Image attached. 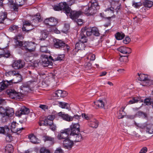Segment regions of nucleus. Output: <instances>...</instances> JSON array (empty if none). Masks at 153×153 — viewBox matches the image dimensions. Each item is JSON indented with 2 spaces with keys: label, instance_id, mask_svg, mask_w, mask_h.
Returning a JSON list of instances; mask_svg holds the SVG:
<instances>
[{
  "label": "nucleus",
  "instance_id": "nucleus-20",
  "mask_svg": "<svg viewBox=\"0 0 153 153\" xmlns=\"http://www.w3.org/2000/svg\"><path fill=\"white\" fill-rule=\"evenodd\" d=\"M117 50L123 54H129L131 53V50L130 48L123 46L118 48Z\"/></svg>",
  "mask_w": 153,
  "mask_h": 153
},
{
  "label": "nucleus",
  "instance_id": "nucleus-59",
  "mask_svg": "<svg viewBox=\"0 0 153 153\" xmlns=\"http://www.w3.org/2000/svg\"><path fill=\"white\" fill-rule=\"evenodd\" d=\"M47 118L50 120L51 121H53V120L55 118L54 115H52V114L49 115L47 116Z\"/></svg>",
  "mask_w": 153,
  "mask_h": 153
},
{
  "label": "nucleus",
  "instance_id": "nucleus-11",
  "mask_svg": "<svg viewBox=\"0 0 153 153\" xmlns=\"http://www.w3.org/2000/svg\"><path fill=\"white\" fill-rule=\"evenodd\" d=\"M29 108L25 106H22L20 109L18 110L16 112V116L20 117L22 114H28L30 112Z\"/></svg>",
  "mask_w": 153,
  "mask_h": 153
},
{
  "label": "nucleus",
  "instance_id": "nucleus-46",
  "mask_svg": "<svg viewBox=\"0 0 153 153\" xmlns=\"http://www.w3.org/2000/svg\"><path fill=\"white\" fill-rule=\"evenodd\" d=\"M151 99L150 98H147L145 99L144 103L146 105H149L151 104Z\"/></svg>",
  "mask_w": 153,
  "mask_h": 153
},
{
  "label": "nucleus",
  "instance_id": "nucleus-4",
  "mask_svg": "<svg viewBox=\"0 0 153 153\" xmlns=\"http://www.w3.org/2000/svg\"><path fill=\"white\" fill-rule=\"evenodd\" d=\"M22 80L21 76L19 73L16 76V78L9 81L5 80L0 83V86H8L13 85V83H17L21 81Z\"/></svg>",
  "mask_w": 153,
  "mask_h": 153
},
{
  "label": "nucleus",
  "instance_id": "nucleus-47",
  "mask_svg": "<svg viewBox=\"0 0 153 153\" xmlns=\"http://www.w3.org/2000/svg\"><path fill=\"white\" fill-rule=\"evenodd\" d=\"M49 126H50V128L52 131H55L56 130V124L53 123V122L52 124L50 125Z\"/></svg>",
  "mask_w": 153,
  "mask_h": 153
},
{
  "label": "nucleus",
  "instance_id": "nucleus-37",
  "mask_svg": "<svg viewBox=\"0 0 153 153\" xmlns=\"http://www.w3.org/2000/svg\"><path fill=\"white\" fill-rule=\"evenodd\" d=\"M85 34H80V38L79 42L82 43L83 44L84 43L86 42L87 41V39L86 37L85 36Z\"/></svg>",
  "mask_w": 153,
  "mask_h": 153
},
{
  "label": "nucleus",
  "instance_id": "nucleus-1",
  "mask_svg": "<svg viewBox=\"0 0 153 153\" xmlns=\"http://www.w3.org/2000/svg\"><path fill=\"white\" fill-rule=\"evenodd\" d=\"M79 125L78 123H72L71 125V131L70 134V136L73 137L75 139V142H80L82 141L83 138L80 133H79L80 131Z\"/></svg>",
  "mask_w": 153,
  "mask_h": 153
},
{
  "label": "nucleus",
  "instance_id": "nucleus-26",
  "mask_svg": "<svg viewBox=\"0 0 153 153\" xmlns=\"http://www.w3.org/2000/svg\"><path fill=\"white\" fill-rule=\"evenodd\" d=\"M28 138L30 140V141L34 144H37L39 143V140L33 134L29 135L28 136Z\"/></svg>",
  "mask_w": 153,
  "mask_h": 153
},
{
  "label": "nucleus",
  "instance_id": "nucleus-56",
  "mask_svg": "<svg viewBox=\"0 0 153 153\" xmlns=\"http://www.w3.org/2000/svg\"><path fill=\"white\" fill-rule=\"evenodd\" d=\"M146 131L149 133L152 134L153 132V128L151 127L149 128L148 126H147L146 128Z\"/></svg>",
  "mask_w": 153,
  "mask_h": 153
},
{
  "label": "nucleus",
  "instance_id": "nucleus-24",
  "mask_svg": "<svg viewBox=\"0 0 153 153\" xmlns=\"http://www.w3.org/2000/svg\"><path fill=\"white\" fill-rule=\"evenodd\" d=\"M22 92H24L25 94L30 92L33 90V87H20Z\"/></svg>",
  "mask_w": 153,
  "mask_h": 153
},
{
  "label": "nucleus",
  "instance_id": "nucleus-23",
  "mask_svg": "<svg viewBox=\"0 0 153 153\" xmlns=\"http://www.w3.org/2000/svg\"><path fill=\"white\" fill-rule=\"evenodd\" d=\"M125 108L123 106L118 112V118L121 119L123 118L124 116H126V113L124 111Z\"/></svg>",
  "mask_w": 153,
  "mask_h": 153
},
{
  "label": "nucleus",
  "instance_id": "nucleus-35",
  "mask_svg": "<svg viewBox=\"0 0 153 153\" xmlns=\"http://www.w3.org/2000/svg\"><path fill=\"white\" fill-rule=\"evenodd\" d=\"M140 100V98L138 97H133L131 100H130L128 102L129 104H132L137 103Z\"/></svg>",
  "mask_w": 153,
  "mask_h": 153
},
{
  "label": "nucleus",
  "instance_id": "nucleus-41",
  "mask_svg": "<svg viewBox=\"0 0 153 153\" xmlns=\"http://www.w3.org/2000/svg\"><path fill=\"white\" fill-rule=\"evenodd\" d=\"M153 4V2L151 1H146L144 3V5L145 6L148 7H151Z\"/></svg>",
  "mask_w": 153,
  "mask_h": 153
},
{
  "label": "nucleus",
  "instance_id": "nucleus-38",
  "mask_svg": "<svg viewBox=\"0 0 153 153\" xmlns=\"http://www.w3.org/2000/svg\"><path fill=\"white\" fill-rule=\"evenodd\" d=\"M92 33L95 36H99L100 33L98 29L96 27H92Z\"/></svg>",
  "mask_w": 153,
  "mask_h": 153
},
{
  "label": "nucleus",
  "instance_id": "nucleus-43",
  "mask_svg": "<svg viewBox=\"0 0 153 153\" xmlns=\"http://www.w3.org/2000/svg\"><path fill=\"white\" fill-rule=\"evenodd\" d=\"M0 114L2 115V117L1 118V120L2 122L3 123H4L6 122L7 119H8V118L6 117L7 116L5 115V114L4 113H0Z\"/></svg>",
  "mask_w": 153,
  "mask_h": 153
},
{
  "label": "nucleus",
  "instance_id": "nucleus-2",
  "mask_svg": "<svg viewBox=\"0 0 153 153\" xmlns=\"http://www.w3.org/2000/svg\"><path fill=\"white\" fill-rule=\"evenodd\" d=\"M91 6L90 7L87 8L84 7L83 9L85 8V13L87 16L92 15L96 13L97 10L99 9V6L96 0H91Z\"/></svg>",
  "mask_w": 153,
  "mask_h": 153
},
{
  "label": "nucleus",
  "instance_id": "nucleus-52",
  "mask_svg": "<svg viewBox=\"0 0 153 153\" xmlns=\"http://www.w3.org/2000/svg\"><path fill=\"white\" fill-rule=\"evenodd\" d=\"M64 55H58V56L56 58H55V60L56 61L62 60L64 58Z\"/></svg>",
  "mask_w": 153,
  "mask_h": 153
},
{
  "label": "nucleus",
  "instance_id": "nucleus-9",
  "mask_svg": "<svg viewBox=\"0 0 153 153\" xmlns=\"http://www.w3.org/2000/svg\"><path fill=\"white\" fill-rule=\"evenodd\" d=\"M4 113L7 116L12 117L14 114V110L13 108L9 107L0 108V113Z\"/></svg>",
  "mask_w": 153,
  "mask_h": 153
},
{
  "label": "nucleus",
  "instance_id": "nucleus-58",
  "mask_svg": "<svg viewBox=\"0 0 153 153\" xmlns=\"http://www.w3.org/2000/svg\"><path fill=\"white\" fill-rule=\"evenodd\" d=\"M39 107L44 110L48 109V106L44 105H40Z\"/></svg>",
  "mask_w": 153,
  "mask_h": 153
},
{
  "label": "nucleus",
  "instance_id": "nucleus-15",
  "mask_svg": "<svg viewBox=\"0 0 153 153\" xmlns=\"http://www.w3.org/2000/svg\"><path fill=\"white\" fill-rule=\"evenodd\" d=\"M61 10H63L66 14L69 13L71 9L68 7L66 2H62L59 3Z\"/></svg>",
  "mask_w": 153,
  "mask_h": 153
},
{
  "label": "nucleus",
  "instance_id": "nucleus-48",
  "mask_svg": "<svg viewBox=\"0 0 153 153\" xmlns=\"http://www.w3.org/2000/svg\"><path fill=\"white\" fill-rule=\"evenodd\" d=\"M51 31L54 32L57 34L59 33H60V31L57 29L55 26L51 27Z\"/></svg>",
  "mask_w": 153,
  "mask_h": 153
},
{
  "label": "nucleus",
  "instance_id": "nucleus-22",
  "mask_svg": "<svg viewBox=\"0 0 153 153\" xmlns=\"http://www.w3.org/2000/svg\"><path fill=\"white\" fill-rule=\"evenodd\" d=\"M58 115L61 117L64 120L69 122L72 121V117L70 116L67 114H63L61 112L58 113Z\"/></svg>",
  "mask_w": 153,
  "mask_h": 153
},
{
  "label": "nucleus",
  "instance_id": "nucleus-18",
  "mask_svg": "<svg viewBox=\"0 0 153 153\" xmlns=\"http://www.w3.org/2000/svg\"><path fill=\"white\" fill-rule=\"evenodd\" d=\"M86 34L87 36H90L92 34V27L89 28L85 27L82 29L81 30V34Z\"/></svg>",
  "mask_w": 153,
  "mask_h": 153
},
{
  "label": "nucleus",
  "instance_id": "nucleus-44",
  "mask_svg": "<svg viewBox=\"0 0 153 153\" xmlns=\"http://www.w3.org/2000/svg\"><path fill=\"white\" fill-rule=\"evenodd\" d=\"M44 141H51L52 142H53L54 141V138L48 136H44Z\"/></svg>",
  "mask_w": 153,
  "mask_h": 153
},
{
  "label": "nucleus",
  "instance_id": "nucleus-50",
  "mask_svg": "<svg viewBox=\"0 0 153 153\" xmlns=\"http://www.w3.org/2000/svg\"><path fill=\"white\" fill-rule=\"evenodd\" d=\"M132 5L134 7L138 8L140 6L141 3L140 2H135L134 1H133Z\"/></svg>",
  "mask_w": 153,
  "mask_h": 153
},
{
  "label": "nucleus",
  "instance_id": "nucleus-54",
  "mask_svg": "<svg viewBox=\"0 0 153 153\" xmlns=\"http://www.w3.org/2000/svg\"><path fill=\"white\" fill-rule=\"evenodd\" d=\"M82 45L83 46L84 45L83 44H82L80 42H79L76 43L75 45V49L77 50H79V48H79L80 46Z\"/></svg>",
  "mask_w": 153,
  "mask_h": 153
},
{
  "label": "nucleus",
  "instance_id": "nucleus-7",
  "mask_svg": "<svg viewBox=\"0 0 153 153\" xmlns=\"http://www.w3.org/2000/svg\"><path fill=\"white\" fill-rule=\"evenodd\" d=\"M7 92L11 99L20 100L22 99L21 93L16 92L15 91L12 89H8Z\"/></svg>",
  "mask_w": 153,
  "mask_h": 153
},
{
  "label": "nucleus",
  "instance_id": "nucleus-63",
  "mask_svg": "<svg viewBox=\"0 0 153 153\" xmlns=\"http://www.w3.org/2000/svg\"><path fill=\"white\" fill-rule=\"evenodd\" d=\"M134 124L136 126H137L141 128L142 129H143L145 128V126H143V125L141 124H137L136 122H135Z\"/></svg>",
  "mask_w": 153,
  "mask_h": 153
},
{
  "label": "nucleus",
  "instance_id": "nucleus-62",
  "mask_svg": "<svg viewBox=\"0 0 153 153\" xmlns=\"http://www.w3.org/2000/svg\"><path fill=\"white\" fill-rule=\"evenodd\" d=\"M81 117V115H78L77 114L74 115L73 117H72V120H73L74 119L77 120H79V119H80Z\"/></svg>",
  "mask_w": 153,
  "mask_h": 153
},
{
  "label": "nucleus",
  "instance_id": "nucleus-45",
  "mask_svg": "<svg viewBox=\"0 0 153 153\" xmlns=\"http://www.w3.org/2000/svg\"><path fill=\"white\" fill-rule=\"evenodd\" d=\"M40 50V51L42 52L47 53L49 52L48 50L47 46H41Z\"/></svg>",
  "mask_w": 153,
  "mask_h": 153
},
{
  "label": "nucleus",
  "instance_id": "nucleus-12",
  "mask_svg": "<svg viewBox=\"0 0 153 153\" xmlns=\"http://www.w3.org/2000/svg\"><path fill=\"white\" fill-rule=\"evenodd\" d=\"M46 25H48L52 27L55 26L57 23V20L53 17L48 18L45 19L44 22Z\"/></svg>",
  "mask_w": 153,
  "mask_h": 153
},
{
  "label": "nucleus",
  "instance_id": "nucleus-61",
  "mask_svg": "<svg viewBox=\"0 0 153 153\" xmlns=\"http://www.w3.org/2000/svg\"><path fill=\"white\" fill-rule=\"evenodd\" d=\"M64 152L60 148H57L55 151L54 153H64Z\"/></svg>",
  "mask_w": 153,
  "mask_h": 153
},
{
  "label": "nucleus",
  "instance_id": "nucleus-30",
  "mask_svg": "<svg viewBox=\"0 0 153 153\" xmlns=\"http://www.w3.org/2000/svg\"><path fill=\"white\" fill-rule=\"evenodd\" d=\"M94 103L95 105L98 107L102 108H104L105 103L102 100H99L94 102Z\"/></svg>",
  "mask_w": 153,
  "mask_h": 153
},
{
  "label": "nucleus",
  "instance_id": "nucleus-16",
  "mask_svg": "<svg viewBox=\"0 0 153 153\" xmlns=\"http://www.w3.org/2000/svg\"><path fill=\"white\" fill-rule=\"evenodd\" d=\"M23 38L22 36L20 34H19L15 37L14 42L16 43V46L19 48L21 47L22 45H21L20 44L23 43L24 42L21 41L20 40H22Z\"/></svg>",
  "mask_w": 153,
  "mask_h": 153
},
{
  "label": "nucleus",
  "instance_id": "nucleus-27",
  "mask_svg": "<svg viewBox=\"0 0 153 153\" xmlns=\"http://www.w3.org/2000/svg\"><path fill=\"white\" fill-rule=\"evenodd\" d=\"M33 22H34L35 23H38L39 22H41L42 19H41L39 13H37L32 17Z\"/></svg>",
  "mask_w": 153,
  "mask_h": 153
},
{
  "label": "nucleus",
  "instance_id": "nucleus-21",
  "mask_svg": "<svg viewBox=\"0 0 153 153\" xmlns=\"http://www.w3.org/2000/svg\"><path fill=\"white\" fill-rule=\"evenodd\" d=\"M53 122V121H51L46 118L43 120L41 121L39 123V124L40 126H49L50 125L52 124Z\"/></svg>",
  "mask_w": 153,
  "mask_h": 153
},
{
  "label": "nucleus",
  "instance_id": "nucleus-33",
  "mask_svg": "<svg viewBox=\"0 0 153 153\" xmlns=\"http://www.w3.org/2000/svg\"><path fill=\"white\" fill-rule=\"evenodd\" d=\"M115 36L117 39L120 40L122 39L124 37L125 34L122 32H117L115 34Z\"/></svg>",
  "mask_w": 153,
  "mask_h": 153
},
{
  "label": "nucleus",
  "instance_id": "nucleus-39",
  "mask_svg": "<svg viewBox=\"0 0 153 153\" xmlns=\"http://www.w3.org/2000/svg\"><path fill=\"white\" fill-rule=\"evenodd\" d=\"M7 14L6 13H2L0 16V23L3 22L4 19L6 18Z\"/></svg>",
  "mask_w": 153,
  "mask_h": 153
},
{
  "label": "nucleus",
  "instance_id": "nucleus-31",
  "mask_svg": "<svg viewBox=\"0 0 153 153\" xmlns=\"http://www.w3.org/2000/svg\"><path fill=\"white\" fill-rule=\"evenodd\" d=\"M10 129L7 126H4V127H0V133L6 134L9 132Z\"/></svg>",
  "mask_w": 153,
  "mask_h": 153
},
{
  "label": "nucleus",
  "instance_id": "nucleus-36",
  "mask_svg": "<svg viewBox=\"0 0 153 153\" xmlns=\"http://www.w3.org/2000/svg\"><path fill=\"white\" fill-rule=\"evenodd\" d=\"M5 150L8 153H11L13 151V146L10 144L7 145L5 147Z\"/></svg>",
  "mask_w": 153,
  "mask_h": 153
},
{
  "label": "nucleus",
  "instance_id": "nucleus-28",
  "mask_svg": "<svg viewBox=\"0 0 153 153\" xmlns=\"http://www.w3.org/2000/svg\"><path fill=\"white\" fill-rule=\"evenodd\" d=\"M58 105L59 107L62 108H66L69 109L70 105L69 103L64 102H58Z\"/></svg>",
  "mask_w": 153,
  "mask_h": 153
},
{
  "label": "nucleus",
  "instance_id": "nucleus-53",
  "mask_svg": "<svg viewBox=\"0 0 153 153\" xmlns=\"http://www.w3.org/2000/svg\"><path fill=\"white\" fill-rule=\"evenodd\" d=\"M130 39L129 37H126L125 39L123 40V42L125 44H128L130 42Z\"/></svg>",
  "mask_w": 153,
  "mask_h": 153
},
{
  "label": "nucleus",
  "instance_id": "nucleus-3",
  "mask_svg": "<svg viewBox=\"0 0 153 153\" xmlns=\"http://www.w3.org/2000/svg\"><path fill=\"white\" fill-rule=\"evenodd\" d=\"M21 44L22 46L20 48L27 52L32 53L35 51L36 44L34 42H24Z\"/></svg>",
  "mask_w": 153,
  "mask_h": 153
},
{
  "label": "nucleus",
  "instance_id": "nucleus-14",
  "mask_svg": "<svg viewBox=\"0 0 153 153\" xmlns=\"http://www.w3.org/2000/svg\"><path fill=\"white\" fill-rule=\"evenodd\" d=\"M19 124L16 122H13L11 123V130L13 132H21V130L24 129L23 127H19Z\"/></svg>",
  "mask_w": 153,
  "mask_h": 153
},
{
  "label": "nucleus",
  "instance_id": "nucleus-13",
  "mask_svg": "<svg viewBox=\"0 0 153 153\" xmlns=\"http://www.w3.org/2000/svg\"><path fill=\"white\" fill-rule=\"evenodd\" d=\"M74 144V142L69 139V137L63 141V145L64 147L69 150L72 148Z\"/></svg>",
  "mask_w": 153,
  "mask_h": 153
},
{
  "label": "nucleus",
  "instance_id": "nucleus-60",
  "mask_svg": "<svg viewBox=\"0 0 153 153\" xmlns=\"http://www.w3.org/2000/svg\"><path fill=\"white\" fill-rule=\"evenodd\" d=\"M148 150V149L146 147H143L140 150V152L141 153H146Z\"/></svg>",
  "mask_w": 153,
  "mask_h": 153
},
{
  "label": "nucleus",
  "instance_id": "nucleus-6",
  "mask_svg": "<svg viewBox=\"0 0 153 153\" xmlns=\"http://www.w3.org/2000/svg\"><path fill=\"white\" fill-rule=\"evenodd\" d=\"M137 75L138 76L137 79L143 82L145 84H148L149 85H153V81L149 78L147 75L138 73Z\"/></svg>",
  "mask_w": 153,
  "mask_h": 153
},
{
  "label": "nucleus",
  "instance_id": "nucleus-10",
  "mask_svg": "<svg viewBox=\"0 0 153 153\" xmlns=\"http://www.w3.org/2000/svg\"><path fill=\"white\" fill-rule=\"evenodd\" d=\"M26 0H15V3L13 4V1L10 0L9 2V3L11 5H13V8L14 10L17 11L18 8L21 7L23 5Z\"/></svg>",
  "mask_w": 153,
  "mask_h": 153
},
{
  "label": "nucleus",
  "instance_id": "nucleus-25",
  "mask_svg": "<svg viewBox=\"0 0 153 153\" xmlns=\"http://www.w3.org/2000/svg\"><path fill=\"white\" fill-rule=\"evenodd\" d=\"M41 56L42 64H44V66H48L49 63L48 56L46 55L42 54Z\"/></svg>",
  "mask_w": 153,
  "mask_h": 153
},
{
  "label": "nucleus",
  "instance_id": "nucleus-29",
  "mask_svg": "<svg viewBox=\"0 0 153 153\" xmlns=\"http://www.w3.org/2000/svg\"><path fill=\"white\" fill-rule=\"evenodd\" d=\"M98 125V121L95 119L92 120L89 123V125L91 127L94 128H97Z\"/></svg>",
  "mask_w": 153,
  "mask_h": 153
},
{
  "label": "nucleus",
  "instance_id": "nucleus-64",
  "mask_svg": "<svg viewBox=\"0 0 153 153\" xmlns=\"http://www.w3.org/2000/svg\"><path fill=\"white\" fill-rule=\"evenodd\" d=\"M67 94L68 93L67 92L65 91H62V93L60 95V96L61 97H65L67 96Z\"/></svg>",
  "mask_w": 153,
  "mask_h": 153
},
{
  "label": "nucleus",
  "instance_id": "nucleus-5",
  "mask_svg": "<svg viewBox=\"0 0 153 153\" xmlns=\"http://www.w3.org/2000/svg\"><path fill=\"white\" fill-rule=\"evenodd\" d=\"M71 125L69 128H65L64 129L61 130L60 133H59L57 136V138L58 139L61 140L63 139L64 140L68 138V137L71 131Z\"/></svg>",
  "mask_w": 153,
  "mask_h": 153
},
{
  "label": "nucleus",
  "instance_id": "nucleus-57",
  "mask_svg": "<svg viewBox=\"0 0 153 153\" xmlns=\"http://www.w3.org/2000/svg\"><path fill=\"white\" fill-rule=\"evenodd\" d=\"M53 7L54 10H55L59 11L61 10L60 8L59 5V4H58L54 5Z\"/></svg>",
  "mask_w": 153,
  "mask_h": 153
},
{
  "label": "nucleus",
  "instance_id": "nucleus-32",
  "mask_svg": "<svg viewBox=\"0 0 153 153\" xmlns=\"http://www.w3.org/2000/svg\"><path fill=\"white\" fill-rule=\"evenodd\" d=\"M31 23L28 21H26L23 24L22 29L23 31H27L30 30L31 29H29L27 27L31 25Z\"/></svg>",
  "mask_w": 153,
  "mask_h": 153
},
{
  "label": "nucleus",
  "instance_id": "nucleus-34",
  "mask_svg": "<svg viewBox=\"0 0 153 153\" xmlns=\"http://www.w3.org/2000/svg\"><path fill=\"white\" fill-rule=\"evenodd\" d=\"M19 72L17 71L13 70L8 71V72L6 73V75L7 76H16L19 74Z\"/></svg>",
  "mask_w": 153,
  "mask_h": 153
},
{
  "label": "nucleus",
  "instance_id": "nucleus-40",
  "mask_svg": "<svg viewBox=\"0 0 153 153\" xmlns=\"http://www.w3.org/2000/svg\"><path fill=\"white\" fill-rule=\"evenodd\" d=\"M19 28L17 26L13 25L9 28V30L10 31L15 32L18 31Z\"/></svg>",
  "mask_w": 153,
  "mask_h": 153
},
{
  "label": "nucleus",
  "instance_id": "nucleus-17",
  "mask_svg": "<svg viewBox=\"0 0 153 153\" xmlns=\"http://www.w3.org/2000/svg\"><path fill=\"white\" fill-rule=\"evenodd\" d=\"M24 65V62L19 60L15 61L12 64V67L15 69L20 68L23 67Z\"/></svg>",
  "mask_w": 153,
  "mask_h": 153
},
{
  "label": "nucleus",
  "instance_id": "nucleus-51",
  "mask_svg": "<svg viewBox=\"0 0 153 153\" xmlns=\"http://www.w3.org/2000/svg\"><path fill=\"white\" fill-rule=\"evenodd\" d=\"M120 60L121 62H127L128 61V56H121L120 58Z\"/></svg>",
  "mask_w": 153,
  "mask_h": 153
},
{
  "label": "nucleus",
  "instance_id": "nucleus-8",
  "mask_svg": "<svg viewBox=\"0 0 153 153\" xmlns=\"http://www.w3.org/2000/svg\"><path fill=\"white\" fill-rule=\"evenodd\" d=\"M54 46L56 48H63L64 50L67 49V51L69 49V47L63 42L62 41L57 39H54L53 40Z\"/></svg>",
  "mask_w": 153,
  "mask_h": 153
},
{
  "label": "nucleus",
  "instance_id": "nucleus-49",
  "mask_svg": "<svg viewBox=\"0 0 153 153\" xmlns=\"http://www.w3.org/2000/svg\"><path fill=\"white\" fill-rule=\"evenodd\" d=\"M87 59H90L91 60H94L95 59V55L94 54L90 53L87 57Z\"/></svg>",
  "mask_w": 153,
  "mask_h": 153
},
{
  "label": "nucleus",
  "instance_id": "nucleus-19",
  "mask_svg": "<svg viewBox=\"0 0 153 153\" xmlns=\"http://www.w3.org/2000/svg\"><path fill=\"white\" fill-rule=\"evenodd\" d=\"M70 16L72 19L74 21H76L77 18L82 14L80 11H70Z\"/></svg>",
  "mask_w": 153,
  "mask_h": 153
},
{
  "label": "nucleus",
  "instance_id": "nucleus-42",
  "mask_svg": "<svg viewBox=\"0 0 153 153\" xmlns=\"http://www.w3.org/2000/svg\"><path fill=\"white\" fill-rule=\"evenodd\" d=\"M40 153H50V151L48 149L43 147L40 149Z\"/></svg>",
  "mask_w": 153,
  "mask_h": 153
},
{
  "label": "nucleus",
  "instance_id": "nucleus-55",
  "mask_svg": "<svg viewBox=\"0 0 153 153\" xmlns=\"http://www.w3.org/2000/svg\"><path fill=\"white\" fill-rule=\"evenodd\" d=\"M8 132L7 133V135L6 136V140H8V141H11V140H12V137L11 136V135L8 133Z\"/></svg>",
  "mask_w": 153,
  "mask_h": 153
}]
</instances>
